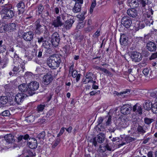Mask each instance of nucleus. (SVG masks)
<instances>
[{"mask_svg":"<svg viewBox=\"0 0 157 157\" xmlns=\"http://www.w3.org/2000/svg\"><path fill=\"white\" fill-rule=\"evenodd\" d=\"M1 11V17L2 19L9 20L12 18L14 15L13 11L12 10V6L11 4H5L2 6Z\"/></svg>","mask_w":157,"mask_h":157,"instance_id":"nucleus-1","label":"nucleus"},{"mask_svg":"<svg viewBox=\"0 0 157 157\" xmlns=\"http://www.w3.org/2000/svg\"><path fill=\"white\" fill-rule=\"evenodd\" d=\"M47 62L49 67L52 69H56L59 67L61 62V58L59 55H56L51 56Z\"/></svg>","mask_w":157,"mask_h":157,"instance_id":"nucleus-2","label":"nucleus"},{"mask_svg":"<svg viewBox=\"0 0 157 157\" xmlns=\"http://www.w3.org/2000/svg\"><path fill=\"white\" fill-rule=\"evenodd\" d=\"M65 17L63 14L57 16L53 20L51 23V25L54 27L55 28L61 27L64 24L62 20V19L64 20Z\"/></svg>","mask_w":157,"mask_h":157,"instance_id":"nucleus-3","label":"nucleus"},{"mask_svg":"<svg viewBox=\"0 0 157 157\" xmlns=\"http://www.w3.org/2000/svg\"><path fill=\"white\" fill-rule=\"evenodd\" d=\"M40 19H38L35 22L36 27L34 30V33L36 34L40 35L43 33L46 26L42 25L40 24Z\"/></svg>","mask_w":157,"mask_h":157,"instance_id":"nucleus-4","label":"nucleus"},{"mask_svg":"<svg viewBox=\"0 0 157 157\" xmlns=\"http://www.w3.org/2000/svg\"><path fill=\"white\" fill-rule=\"evenodd\" d=\"M60 37L59 34L56 32H54L52 35L51 43L54 47H57L60 42Z\"/></svg>","mask_w":157,"mask_h":157,"instance_id":"nucleus-5","label":"nucleus"},{"mask_svg":"<svg viewBox=\"0 0 157 157\" xmlns=\"http://www.w3.org/2000/svg\"><path fill=\"white\" fill-rule=\"evenodd\" d=\"M29 94L33 95L34 93L33 91L37 90L39 87L38 82L36 81L31 82L28 85Z\"/></svg>","mask_w":157,"mask_h":157,"instance_id":"nucleus-6","label":"nucleus"},{"mask_svg":"<svg viewBox=\"0 0 157 157\" xmlns=\"http://www.w3.org/2000/svg\"><path fill=\"white\" fill-rule=\"evenodd\" d=\"M27 96V94L22 92L18 93L15 96H13L14 101L18 104L22 102L24 99V98Z\"/></svg>","mask_w":157,"mask_h":157,"instance_id":"nucleus-7","label":"nucleus"},{"mask_svg":"<svg viewBox=\"0 0 157 157\" xmlns=\"http://www.w3.org/2000/svg\"><path fill=\"white\" fill-rule=\"evenodd\" d=\"M52 75V72H49L46 73L43 77V82L45 85H48L53 80Z\"/></svg>","mask_w":157,"mask_h":157,"instance_id":"nucleus-8","label":"nucleus"},{"mask_svg":"<svg viewBox=\"0 0 157 157\" xmlns=\"http://www.w3.org/2000/svg\"><path fill=\"white\" fill-rule=\"evenodd\" d=\"M121 23L125 28H128L132 23V20L129 17L124 16L121 19Z\"/></svg>","mask_w":157,"mask_h":157,"instance_id":"nucleus-9","label":"nucleus"},{"mask_svg":"<svg viewBox=\"0 0 157 157\" xmlns=\"http://www.w3.org/2000/svg\"><path fill=\"white\" fill-rule=\"evenodd\" d=\"M130 57L132 61L139 62L141 59V55L137 51H132L130 52Z\"/></svg>","mask_w":157,"mask_h":157,"instance_id":"nucleus-10","label":"nucleus"},{"mask_svg":"<svg viewBox=\"0 0 157 157\" xmlns=\"http://www.w3.org/2000/svg\"><path fill=\"white\" fill-rule=\"evenodd\" d=\"M34 34L32 31H29L24 33L22 35L23 38L26 41L31 42L33 40Z\"/></svg>","mask_w":157,"mask_h":157,"instance_id":"nucleus-11","label":"nucleus"},{"mask_svg":"<svg viewBox=\"0 0 157 157\" xmlns=\"http://www.w3.org/2000/svg\"><path fill=\"white\" fill-rule=\"evenodd\" d=\"M95 28L94 26L92 25V21L91 19H89L87 22V27L84 29V31L86 33L91 32Z\"/></svg>","mask_w":157,"mask_h":157,"instance_id":"nucleus-12","label":"nucleus"},{"mask_svg":"<svg viewBox=\"0 0 157 157\" xmlns=\"http://www.w3.org/2000/svg\"><path fill=\"white\" fill-rule=\"evenodd\" d=\"M18 14H23L25 11V5L24 2L22 1H20L16 5Z\"/></svg>","mask_w":157,"mask_h":157,"instance_id":"nucleus-13","label":"nucleus"},{"mask_svg":"<svg viewBox=\"0 0 157 157\" xmlns=\"http://www.w3.org/2000/svg\"><path fill=\"white\" fill-rule=\"evenodd\" d=\"M25 63H21L20 65H18V67L14 66L13 69L14 74H17L21 71V73L23 72L25 70Z\"/></svg>","mask_w":157,"mask_h":157,"instance_id":"nucleus-14","label":"nucleus"},{"mask_svg":"<svg viewBox=\"0 0 157 157\" xmlns=\"http://www.w3.org/2000/svg\"><path fill=\"white\" fill-rule=\"evenodd\" d=\"M132 110L131 107L128 104H127L123 105L121 108V112L124 115H127L130 113Z\"/></svg>","mask_w":157,"mask_h":157,"instance_id":"nucleus-15","label":"nucleus"},{"mask_svg":"<svg viewBox=\"0 0 157 157\" xmlns=\"http://www.w3.org/2000/svg\"><path fill=\"white\" fill-rule=\"evenodd\" d=\"M135 140V139L134 138H132L129 136H127L125 137L122 138V140L123 141V142L119 144L118 146L119 147H120L121 146L126 144L130 143L134 141Z\"/></svg>","mask_w":157,"mask_h":157,"instance_id":"nucleus-16","label":"nucleus"},{"mask_svg":"<svg viewBox=\"0 0 157 157\" xmlns=\"http://www.w3.org/2000/svg\"><path fill=\"white\" fill-rule=\"evenodd\" d=\"M29 147L31 149L36 148L37 146V143L36 139L33 138H30L28 142Z\"/></svg>","mask_w":157,"mask_h":157,"instance_id":"nucleus-17","label":"nucleus"},{"mask_svg":"<svg viewBox=\"0 0 157 157\" xmlns=\"http://www.w3.org/2000/svg\"><path fill=\"white\" fill-rule=\"evenodd\" d=\"M75 21L74 17L73 16H71L70 18H68L65 22V24L64 25L65 28L66 29H70L72 27V25Z\"/></svg>","mask_w":157,"mask_h":157,"instance_id":"nucleus-18","label":"nucleus"},{"mask_svg":"<svg viewBox=\"0 0 157 157\" xmlns=\"http://www.w3.org/2000/svg\"><path fill=\"white\" fill-rule=\"evenodd\" d=\"M107 118V117H105L104 119H105V121H106L105 123L106 125V126H109L111 123L112 117L111 116L109 115L108 117V119ZM103 120L104 119L101 117H100L98 118L97 121L98 126L101 123Z\"/></svg>","mask_w":157,"mask_h":157,"instance_id":"nucleus-19","label":"nucleus"},{"mask_svg":"<svg viewBox=\"0 0 157 157\" xmlns=\"http://www.w3.org/2000/svg\"><path fill=\"white\" fill-rule=\"evenodd\" d=\"M19 90L21 92L29 94V86L27 84L23 83L18 86Z\"/></svg>","mask_w":157,"mask_h":157,"instance_id":"nucleus-20","label":"nucleus"},{"mask_svg":"<svg viewBox=\"0 0 157 157\" xmlns=\"http://www.w3.org/2000/svg\"><path fill=\"white\" fill-rule=\"evenodd\" d=\"M6 32H13L16 30L17 25L16 24L12 23L6 24Z\"/></svg>","mask_w":157,"mask_h":157,"instance_id":"nucleus-21","label":"nucleus"},{"mask_svg":"<svg viewBox=\"0 0 157 157\" xmlns=\"http://www.w3.org/2000/svg\"><path fill=\"white\" fill-rule=\"evenodd\" d=\"M146 47L149 51L151 52L155 51L157 48L156 44L151 41H150L147 43Z\"/></svg>","mask_w":157,"mask_h":157,"instance_id":"nucleus-22","label":"nucleus"},{"mask_svg":"<svg viewBox=\"0 0 157 157\" xmlns=\"http://www.w3.org/2000/svg\"><path fill=\"white\" fill-rule=\"evenodd\" d=\"M128 15L133 18L136 17L137 15V11L135 8H130L127 10Z\"/></svg>","mask_w":157,"mask_h":157,"instance_id":"nucleus-23","label":"nucleus"},{"mask_svg":"<svg viewBox=\"0 0 157 157\" xmlns=\"http://www.w3.org/2000/svg\"><path fill=\"white\" fill-rule=\"evenodd\" d=\"M128 5L132 8H136L139 6V0H128Z\"/></svg>","mask_w":157,"mask_h":157,"instance_id":"nucleus-24","label":"nucleus"},{"mask_svg":"<svg viewBox=\"0 0 157 157\" xmlns=\"http://www.w3.org/2000/svg\"><path fill=\"white\" fill-rule=\"evenodd\" d=\"M13 136L11 134H7L4 136V140H3L2 141H6L9 144L12 143L13 140Z\"/></svg>","mask_w":157,"mask_h":157,"instance_id":"nucleus-25","label":"nucleus"},{"mask_svg":"<svg viewBox=\"0 0 157 157\" xmlns=\"http://www.w3.org/2000/svg\"><path fill=\"white\" fill-rule=\"evenodd\" d=\"M145 27V25L143 23H140L139 21H137L135 23L134 28L136 31H138L140 29L143 28Z\"/></svg>","mask_w":157,"mask_h":157,"instance_id":"nucleus-26","label":"nucleus"},{"mask_svg":"<svg viewBox=\"0 0 157 157\" xmlns=\"http://www.w3.org/2000/svg\"><path fill=\"white\" fill-rule=\"evenodd\" d=\"M82 5L75 3L72 10L74 13H77L80 12L81 10Z\"/></svg>","mask_w":157,"mask_h":157,"instance_id":"nucleus-27","label":"nucleus"},{"mask_svg":"<svg viewBox=\"0 0 157 157\" xmlns=\"http://www.w3.org/2000/svg\"><path fill=\"white\" fill-rule=\"evenodd\" d=\"M70 73L72 74V76L73 78H76V82H78L80 79L81 74H78L77 71L76 70L73 71Z\"/></svg>","mask_w":157,"mask_h":157,"instance_id":"nucleus-28","label":"nucleus"},{"mask_svg":"<svg viewBox=\"0 0 157 157\" xmlns=\"http://www.w3.org/2000/svg\"><path fill=\"white\" fill-rule=\"evenodd\" d=\"M104 134L102 133H99L97 135V140L98 143H102L105 140Z\"/></svg>","mask_w":157,"mask_h":157,"instance_id":"nucleus-29","label":"nucleus"},{"mask_svg":"<svg viewBox=\"0 0 157 157\" xmlns=\"http://www.w3.org/2000/svg\"><path fill=\"white\" fill-rule=\"evenodd\" d=\"M35 118V116L31 114L25 117V120L29 123H32L34 121Z\"/></svg>","mask_w":157,"mask_h":157,"instance_id":"nucleus-30","label":"nucleus"},{"mask_svg":"<svg viewBox=\"0 0 157 157\" xmlns=\"http://www.w3.org/2000/svg\"><path fill=\"white\" fill-rule=\"evenodd\" d=\"M96 5V0H93L91 3V6L90 7L89 10V13L90 14H91L93 13L94 8L95 7Z\"/></svg>","mask_w":157,"mask_h":157,"instance_id":"nucleus-31","label":"nucleus"},{"mask_svg":"<svg viewBox=\"0 0 157 157\" xmlns=\"http://www.w3.org/2000/svg\"><path fill=\"white\" fill-rule=\"evenodd\" d=\"M153 104L152 102L149 101L145 102L144 106L147 110H150L151 109V105Z\"/></svg>","mask_w":157,"mask_h":157,"instance_id":"nucleus-32","label":"nucleus"},{"mask_svg":"<svg viewBox=\"0 0 157 157\" xmlns=\"http://www.w3.org/2000/svg\"><path fill=\"white\" fill-rule=\"evenodd\" d=\"M131 90L128 89H124L123 91L121 92V96L125 98L130 94Z\"/></svg>","mask_w":157,"mask_h":157,"instance_id":"nucleus-33","label":"nucleus"},{"mask_svg":"<svg viewBox=\"0 0 157 157\" xmlns=\"http://www.w3.org/2000/svg\"><path fill=\"white\" fill-rule=\"evenodd\" d=\"M8 101L7 96H2L0 98V103L2 105H5Z\"/></svg>","mask_w":157,"mask_h":157,"instance_id":"nucleus-34","label":"nucleus"},{"mask_svg":"<svg viewBox=\"0 0 157 157\" xmlns=\"http://www.w3.org/2000/svg\"><path fill=\"white\" fill-rule=\"evenodd\" d=\"M86 13V11H84L81 13L80 14L77 15V17L79 21H83L85 19V15Z\"/></svg>","mask_w":157,"mask_h":157,"instance_id":"nucleus-35","label":"nucleus"},{"mask_svg":"<svg viewBox=\"0 0 157 157\" xmlns=\"http://www.w3.org/2000/svg\"><path fill=\"white\" fill-rule=\"evenodd\" d=\"M29 135L27 134H26L24 135H20L17 138V140L19 141H21L23 140H28L29 139Z\"/></svg>","mask_w":157,"mask_h":157,"instance_id":"nucleus-36","label":"nucleus"},{"mask_svg":"<svg viewBox=\"0 0 157 157\" xmlns=\"http://www.w3.org/2000/svg\"><path fill=\"white\" fill-rule=\"evenodd\" d=\"M45 107V105H42L41 104L38 105L37 106L36 110L38 113L42 112Z\"/></svg>","mask_w":157,"mask_h":157,"instance_id":"nucleus-37","label":"nucleus"},{"mask_svg":"<svg viewBox=\"0 0 157 157\" xmlns=\"http://www.w3.org/2000/svg\"><path fill=\"white\" fill-rule=\"evenodd\" d=\"M46 133L44 131H43L41 132L37 136L39 139L44 140L45 139V136Z\"/></svg>","mask_w":157,"mask_h":157,"instance_id":"nucleus-38","label":"nucleus"},{"mask_svg":"<svg viewBox=\"0 0 157 157\" xmlns=\"http://www.w3.org/2000/svg\"><path fill=\"white\" fill-rule=\"evenodd\" d=\"M101 30V28H98L94 33L93 37L95 38H98L100 35V32Z\"/></svg>","mask_w":157,"mask_h":157,"instance_id":"nucleus-39","label":"nucleus"},{"mask_svg":"<svg viewBox=\"0 0 157 157\" xmlns=\"http://www.w3.org/2000/svg\"><path fill=\"white\" fill-rule=\"evenodd\" d=\"M94 75V74L93 73L90 72H87L86 75V78L85 79H86H86H88V80H90L91 79H93V77Z\"/></svg>","mask_w":157,"mask_h":157,"instance_id":"nucleus-40","label":"nucleus"},{"mask_svg":"<svg viewBox=\"0 0 157 157\" xmlns=\"http://www.w3.org/2000/svg\"><path fill=\"white\" fill-rule=\"evenodd\" d=\"M98 69H99L100 71L103 72L105 74L108 75H110L111 74V72L105 68L102 67H99L98 68Z\"/></svg>","mask_w":157,"mask_h":157,"instance_id":"nucleus-41","label":"nucleus"},{"mask_svg":"<svg viewBox=\"0 0 157 157\" xmlns=\"http://www.w3.org/2000/svg\"><path fill=\"white\" fill-rule=\"evenodd\" d=\"M151 106L152 111L154 113H157V102L153 104Z\"/></svg>","mask_w":157,"mask_h":157,"instance_id":"nucleus-42","label":"nucleus"},{"mask_svg":"<svg viewBox=\"0 0 157 157\" xmlns=\"http://www.w3.org/2000/svg\"><path fill=\"white\" fill-rule=\"evenodd\" d=\"M6 24L4 25L3 22H0V33H3L5 31L6 32Z\"/></svg>","mask_w":157,"mask_h":157,"instance_id":"nucleus-43","label":"nucleus"},{"mask_svg":"<svg viewBox=\"0 0 157 157\" xmlns=\"http://www.w3.org/2000/svg\"><path fill=\"white\" fill-rule=\"evenodd\" d=\"M51 44L48 41L46 40L43 43L42 45V46L44 47L45 48L49 49L50 48Z\"/></svg>","mask_w":157,"mask_h":157,"instance_id":"nucleus-44","label":"nucleus"},{"mask_svg":"<svg viewBox=\"0 0 157 157\" xmlns=\"http://www.w3.org/2000/svg\"><path fill=\"white\" fill-rule=\"evenodd\" d=\"M153 121L154 120L152 118H149L147 117L144 118V123L148 125L151 124Z\"/></svg>","mask_w":157,"mask_h":157,"instance_id":"nucleus-45","label":"nucleus"},{"mask_svg":"<svg viewBox=\"0 0 157 157\" xmlns=\"http://www.w3.org/2000/svg\"><path fill=\"white\" fill-rule=\"evenodd\" d=\"M44 9L43 5L42 4L39 5L38 7V14L39 15L42 14V12Z\"/></svg>","mask_w":157,"mask_h":157,"instance_id":"nucleus-46","label":"nucleus"},{"mask_svg":"<svg viewBox=\"0 0 157 157\" xmlns=\"http://www.w3.org/2000/svg\"><path fill=\"white\" fill-rule=\"evenodd\" d=\"M90 142L92 143V145H94L95 147L97 146V142H98L95 137L91 138L90 140Z\"/></svg>","mask_w":157,"mask_h":157,"instance_id":"nucleus-47","label":"nucleus"},{"mask_svg":"<svg viewBox=\"0 0 157 157\" xmlns=\"http://www.w3.org/2000/svg\"><path fill=\"white\" fill-rule=\"evenodd\" d=\"M119 124H121V126H120L121 128H126L128 126L127 122L125 120H124V121H121Z\"/></svg>","mask_w":157,"mask_h":157,"instance_id":"nucleus-48","label":"nucleus"},{"mask_svg":"<svg viewBox=\"0 0 157 157\" xmlns=\"http://www.w3.org/2000/svg\"><path fill=\"white\" fill-rule=\"evenodd\" d=\"M84 26V24L83 22H78L76 26V29L77 30L81 29L83 28Z\"/></svg>","mask_w":157,"mask_h":157,"instance_id":"nucleus-49","label":"nucleus"},{"mask_svg":"<svg viewBox=\"0 0 157 157\" xmlns=\"http://www.w3.org/2000/svg\"><path fill=\"white\" fill-rule=\"evenodd\" d=\"M37 42L39 44L42 43H43L46 40L44 36H40L37 37Z\"/></svg>","mask_w":157,"mask_h":157,"instance_id":"nucleus-50","label":"nucleus"},{"mask_svg":"<svg viewBox=\"0 0 157 157\" xmlns=\"http://www.w3.org/2000/svg\"><path fill=\"white\" fill-rule=\"evenodd\" d=\"M89 82H91L93 84L95 85V84H96V82L95 81H94L93 79H91L90 80H87L85 79L84 80H83V84H85L86 83H88Z\"/></svg>","mask_w":157,"mask_h":157,"instance_id":"nucleus-51","label":"nucleus"},{"mask_svg":"<svg viewBox=\"0 0 157 157\" xmlns=\"http://www.w3.org/2000/svg\"><path fill=\"white\" fill-rule=\"evenodd\" d=\"M10 114V111L8 110H6L2 112L0 115L3 116H9Z\"/></svg>","mask_w":157,"mask_h":157,"instance_id":"nucleus-52","label":"nucleus"},{"mask_svg":"<svg viewBox=\"0 0 157 157\" xmlns=\"http://www.w3.org/2000/svg\"><path fill=\"white\" fill-rule=\"evenodd\" d=\"M137 131L140 133H144L145 132V131L144 130L143 127L140 125H139L137 128Z\"/></svg>","mask_w":157,"mask_h":157,"instance_id":"nucleus-53","label":"nucleus"},{"mask_svg":"<svg viewBox=\"0 0 157 157\" xmlns=\"http://www.w3.org/2000/svg\"><path fill=\"white\" fill-rule=\"evenodd\" d=\"M136 114L141 115L142 114V109L140 106H138L136 111Z\"/></svg>","mask_w":157,"mask_h":157,"instance_id":"nucleus-54","label":"nucleus"},{"mask_svg":"<svg viewBox=\"0 0 157 157\" xmlns=\"http://www.w3.org/2000/svg\"><path fill=\"white\" fill-rule=\"evenodd\" d=\"M100 90H97V91H96L93 90L90 92L89 93V94H90V96H93L95 95L96 94H100Z\"/></svg>","mask_w":157,"mask_h":157,"instance_id":"nucleus-55","label":"nucleus"},{"mask_svg":"<svg viewBox=\"0 0 157 157\" xmlns=\"http://www.w3.org/2000/svg\"><path fill=\"white\" fill-rule=\"evenodd\" d=\"M157 58V52L152 53L149 57V59L152 60Z\"/></svg>","mask_w":157,"mask_h":157,"instance_id":"nucleus-56","label":"nucleus"},{"mask_svg":"<svg viewBox=\"0 0 157 157\" xmlns=\"http://www.w3.org/2000/svg\"><path fill=\"white\" fill-rule=\"evenodd\" d=\"M72 1L75 2V3L82 6V5L84 2L83 0H73Z\"/></svg>","mask_w":157,"mask_h":157,"instance_id":"nucleus-57","label":"nucleus"},{"mask_svg":"<svg viewBox=\"0 0 157 157\" xmlns=\"http://www.w3.org/2000/svg\"><path fill=\"white\" fill-rule=\"evenodd\" d=\"M139 2L142 6V8H144L146 6V5H148V4H146V3L143 0H139Z\"/></svg>","mask_w":157,"mask_h":157,"instance_id":"nucleus-58","label":"nucleus"},{"mask_svg":"<svg viewBox=\"0 0 157 157\" xmlns=\"http://www.w3.org/2000/svg\"><path fill=\"white\" fill-rule=\"evenodd\" d=\"M149 71L148 68H145L144 69L143 71V73L145 76H147L148 75Z\"/></svg>","mask_w":157,"mask_h":157,"instance_id":"nucleus-59","label":"nucleus"},{"mask_svg":"<svg viewBox=\"0 0 157 157\" xmlns=\"http://www.w3.org/2000/svg\"><path fill=\"white\" fill-rule=\"evenodd\" d=\"M70 49V47L67 46H65L63 48V50L66 54H68L69 53Z\"/></svg>","mask_w":157,"mask_h":157,"instance_id":"nucleus-60","label":"nucleus"},{"mask_svg":"<svg viewBox=\"0 0 157 157\" xmlns=\"http://www.w3.org/2000/svg\"><path fill=\"white\" fill-rule=\"evenodd\" d=\"M151 96L153 98H156V99L157 97V91H154L151 92Z\"/></svg>","mask_w":157,"mask_h":157,"instance_id":"nucleus-61","label":"nucleus"},{"mask_svg":"<svg viewBox=\"0 0 157 157\" xmlns=\"http://www.w3.org/2000/svg\"><path fill=\"white\" fill-rule=\"evenodd\" d=\"M60 10H61V8L60 7H55L54 9L55 13L56 14H58L59 13V11Z\"/></svg>","mask_w":157,"mask_h":157,"instance_id":"nucleus-62","label":"nucleus"},{"mask_svg":"<svg viewBox=\"0 0 157 157\" xmlns=\"http://www.w3.org/2000/svg\"><path fill=\"white\" fill-rule=\"evenodd\" d=\"M105 146V145H103L102 146H100L99 148L101 152H104L106 151V148L104 147Z\"/></svg>","mask_w":157,"mask_h":157,"instance_id":"nucleus-63","label":"nucleus"},{"mask_svg":"<svg viewBox=\"0 0 157 157\" xmlns=\"http://www.w3.org/2000/svg\"><path fill=\"white\" fill-rule=\"evenodd\" d=\"M59 141L58 140H56L53 143L52 145V147L55 148L56 147L59 143Z\"/></svg>","mask_w":157,"mask_h":157,"instance_id":"nucleus-64","label":"nucleus"}]
</instances>
